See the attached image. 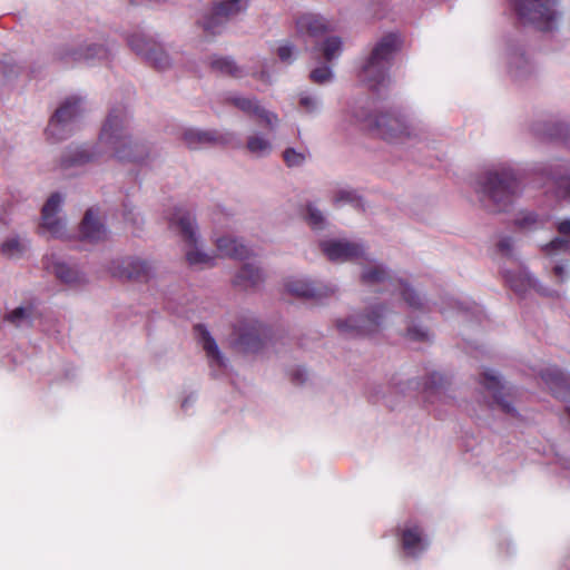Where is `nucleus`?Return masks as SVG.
<instances>
[{"instance_id": "f257e3e1", "label": "nucleus", "mask_w": 570, "mask_h": 570, "mask_svg": "<svg viewBox=\"0 0 570 570\" xmlns=\"http://www.w3.org/2000/svg\"><path fill=\"white\" fill-rule=\"evenodd\" d=\"M520 190V179L515 171L507 166L485 171L476 183L480 200L491 212H504Z\"/></svg>"}, {"instance_id": "f03ea898", "label": "nucleus", "mask_w": 570, "mask_h": 570, "mask_svg": "<svg viewBox=\"0 0 570 570\" xmlns=\"http://www.w3.org/2000/svg\"><path fill=\"white\" fill-rule=\"evenodd\" d=\"M124 124L122 110L112 109L102 126L99 141L108 147L119 161L142 163L148 158V147L144 142L134 141L125 132Z\"/></svg>"}, {"instance_id": "7ed1b4c3", "label": "nucleus", "mask_w": 570, "mask_h": 570, "mask_svg": "<svg viewBox=\"0 0 570 570\" xmlns=\"http://www.w3.org/2000/svg\"><path fill=\"white\" fill-rule=\"evenodd\" d=\"M401 40L395 33L384 36L373 48L362 68V78L371 88H376L389 78V70Z\"/></svg>"}, {"instance_id": "20e7f679", "label": "nucleus", "mask_w": 570, "mask_h": 570, "mask_svg": "<svg viewBox=\"0 0 570 570\" xmlns=\"http://www.w3.org/2000/svg\"><path fill=\"white\" fill-rule=\"evenodd\" d=\"M558 0H514L517 14L524 22L534 24L541 31H552L556 28L559 12Z\"/></svg>"}, {"instance_id": "39448f33", "label": "nucleus", "mask_w": 570, "mask_h": 570, "mask_svg": "<svg viewBox=\"0 0 570 570\" xmlns=\"http://www.w3.org/2000/svg\"><path fill=\"white\" fill-rule=\"evenodd\" d=\"M364 122L371 135L386 141H403L411 136V129L405 118L396 112L386 111L371 115L364 119Z\"/></svg>"}, {"instance_id": "423d86ee", "label": "nucleus", "mask_w": 570, "mask_h": 570, "mask_svg": "<svg viewBox=\"0 0 570 570\" xmlns=\"http://www.w3.org/2000/svg\"><path fill=\"white\" fill-rule=\"evenodd\" d=\"M362 283L365 285L385 284V291L400 292L406 304L414 308L421 309L422 302L419 294L411 288L402 279L391 277L382 266H375L367 271H364L361 276Z\"/></svg>"}, {"instance_id": "0eeeda50", "label": "nucleus", "mask_w": 570, "mask_h": 570, "mask_svg": "<svg viewBox=\"0 0 570 570\" xmlns=\"http://www.w3.org/2000/svg\"><path fill=\"white\" fill-rule=\"evenodd\" d=\"M81 112V99L75 97L66 99L56 110L48 124L46 129L48 138L53 142L68 138L71 131V122L80 116Z\"/></svg>"}, {"instance_id": "6e6552de", "label": "nucleus", "mask_w": 570, "mask_h": 570, "mask_svg": "<svg viewBox=\"0 0 570 570\" xmlns=\"http://www.w3.org/2000/svg\"><path fill=\"white\" fill-rule=\"evenodd\" d=\"M249 7V0H222L215 3L212 10L206 13L198 23L205 32L216 35L218 28L223 27L229 19L245 12Z\"/></svg>"}, {"instance_id": "1a4fd4ad", "label": "nucleus", "mask_w": 570, "mask_h": 570, "mask_svg": "<svg viewBox=\"0 0 570 570\" xmlns=\"http://www.w3.org/2000/svg\"><path fill=\"white\" fill-rule=\"evenodd\" d=\"M384 306H375L371 313L358 317L340 320L336 323L338 332L345 336H367L379 331L384 317Z\"/></svg>"}, {"instance_id": "9d476101", "label": "nucleus", "mask_w": 570, "mask_h": 570, "mask_svg": "<svg viewBox=\"0 0 570 570\" xmlns=\"http://www.w3.org/2000/svg\"><path fill=\"white\" fill-rule=\"evenodd\" d=\"M264 327L257 321H244L235 326L233 346L243 353H257L264 346Z\"/></svg>"}, {"instance_id": "9b49d317", "label": "nucleus", "mask_w": 570, "mask_h": 570, "mask_svg": "<svg viewBox=\"0 0 570 570\" xmlns=\"http://www.w3.org/2000/svg\"><path fill=\"white\" fill-rule=\"evenodd\" d=\"M130 48L138 55L145 57L156 69L165 70L169 67L170 61L168 55L163 50L160 45L144 35H132L128 39Z\"/></svg>"}, {"instance_id": "f8f14e48", "label": "nucleus", "mask_w": 570, "mask_h": 570, "mask_svg": "<svg viewBox=\"0 0 570 570\" xmlns=\"http://www.w3.org/2000/svg\"><path fill=\"white\" fill-rule=\"evenodd\" d=\"M480 383L489 393H491L494 403L502 412L512 416L517 415V411L512 405V389H507L493 371L485 370L481 374Z\"/></svg>"}, {"instance_id": "ddd939ff", "label": "nucleus", "mask_w": 570, "mask_h": 570, "mask_svg": "<svg viewBox=\"0 0 570 570\" xmlns=\"http://www.w3.org/2000/svg\"><path fill=\"white\" fill-rule=\"evenodd\" d=\"M321 248L332 262L355 261L364 256V248L362 245L347 240L322 242Z\"/></svg>"}, {"instance_id": "4468645a", "label": "nucleus", "mask_w": 570, "mask_h": 570, "mask_svg": "<svg viewBox=\"0 0 570 570\" xmlns=\"http://www.w3.org/2000/svg\"><path fill=\"white\" fill-rule=\"evenodd\" d=\"M62 203V197L59 193H53L41 210V225L40 228L47 230L52 237L61 238L65 235V224L56 217L59 207Z\"/></svg>"}, {"instance_id": "2eb2a0df", "label": "nucleus", "mask_w": 570, "mask_h": 570, "mask_svg": "<svg viewBox=\"0 0 570 570\" xmlns=\"http://www.w3.org/2000/svg\"><path fill=\"white\" fill-rule=\"evenodd\" d=\"M540 377L553 396L564 401L570 399V375L557 366H549L540 372Z\"/></svg>"}, {"instance_id": "dca6fc26", "label": "nucleus", "mask_w": 570, "mask_h": 570, "mask_svg": "<svg viewBox=\"0 0 570 570\" xmlns=\"http://www.w3.org/2000/svg\"><path fill=\"white\" fill-rule=\"evenodd\" d=\"M150 271L149 264L139 258H126L111 268L114 276L137 282L148 281Z\"/></svg>"}, {"instance_id": "f3484780", "label": "nucleus", "mask_w": 570, "mask_h": 570, "mask_svg": "<svg viewBox=\"0 0 570 570\" xmlns=\"http://www.w3.org/2000/svg\"><path fill=\"white\" fill-rule=\"evenodd\" d=\"M169 227L176 229L189 246L196 245L195 217L188 210L180 207L176 208L169 217Z\"/></svg>"}, {"instance_id": "a211bd4d", "label": "nucleus", "mask_w": 570, "mask_h": 570, "mask_svg": "<svg viewBox=\"0 0 570 570\" xmlns=\"http://www.w3.org/2000/svg\"><path fill=\"white\" fill-rule=\"evenodd\" d=\"M286 289L292 295L303 298H315L327 297L334 294L333 287L316 284L305 279H292L286 283Z\"/></svg>"}, {"instance_id": "6ab92c4d", "label": "nucleus", "mask_w": 570, "mask_h": 570, "mask_svg": "<svg viewBox=\"0 0 570 570\" xmlns=\"http://www.w3.org/2000/svg\"><path fill=\"white\" fill-rule=\"evenodd\" d=\"M296 32L299 36L317 38L332 30L331 23L320 14L303 13L296 18Z\"/></svg>"}, {"instance_id": "aec40b11", "label": "nucleus", "mask_w": 570, "mask_h": 570, "mask_svg": "<svg viewBox=\"0 0 570 570\" xmlns=\"http://www.w3.org/2000/svg\"><path fill=\"white\" fill-rule=\"evenodd\" d=\"M108 50L100 45H90L85 49H72V50H63L58 53V58L65 65H73L81 61H89L91 59L98 58L104 59L107 58Z\"/></svg>"}, {"instance_id": "412c9836", "label": "nucleus", "mask_w": 570, "mask_h": 570, "mask_svg": "<svg viewBox=\"0 0 570 570\" xmlns=\"http://www.w3.org/2000/svg\"><path fill=\"white\" fill-rule=\"evenodd\" d=\"M230 101L243 112L256 117L258 120L263 121L266 127L271 129L274 128L277 121V116L261 107L255 99L234 97L230 99Z\"/></svg>"}, {"instance_id": "4be33fe9", "label": "nucleus", "mask_w": 570, "mask_h": 570, "mask_svg": "<svg viewBox=\"0 0 570 570\" xmlns=\"http://www.w3.org/2000/svg\"><path fill=\"white\" fill-rule=\"evenodd\" d=\"M106 228L95 215L92 208L87 209L80 223V234L82 239L95 243L106 237Z\"/></svg>"}, {"instance_id": "5701e85b", "label": "nucleus", "mask_w": 570, "mask_h": 570, "mask_svg": "<svg viewBox=\"0 0 570 570\" xmlns=\"http://www.w3.org/2000/svg\"><path fill=\"white\" fill-rule=\"evenodd\" d=\"M183 138L190 149L226 142V139L223 136L217 135L216 131H200L195 129L186 130Z\"/></svg>"}, {"instance_id": "b1692460", "label": "nucleus", "mask_w": 570, "mask_h": 570, "mask_svg": "<svg viewBox=\"0 0 570 570\" xmlns=\"http://www.w3.org/2000/svg\"><path fill=\"white\" fill-rule=\"evenodd\" d=\"M216 246L220 255L225 257L244 259L249 255L248 248L236 238L227 236L219 237L216 240Z\"/></svg>"}, {"instance_id": "393cba45", "label": "nucleus", "mask_w": 570, "mask_h": 570, "mask_svg": "<svg viewBox=\"0 0 570 570\" xmlns=\"http://www.w3.org/2000/svg\"><path fill=\"white\" fill-rule=\"evenodd\" d=\"M195 332L200 336V343L206 352L208 358L215 362L218 366L224 364L223 355L218 348V345L210 333L203 324H197L194 327Z\"/></svg>"}, {"instance_id": "a878e982", "label": "nucleus", "mask_w": 570, "mask_h": 570, "mask_svg": "<svg viewBox=\"0 0 570 570\" xmlns=\"http://www.w3.org/2000/svg\"><path fill=\"white\" fill-rule=\"evenodd\" d=\"M212 71L220 76L240 78L244 76L243 68L237 66L230 57L213 56L209 62Z\"/></svg>"}, {"instance_id": "bb28decb", "label": "nucleus", "mask_w": 570, "mask_h": 570, "mask_svg": "<svg viewBox=\"0 0 570 570\" xmlns=\"http://www.w3.org/2000/svg\"><path fill=\"white\" fill-rule=\"evenodd\" d=\"M262 282V272L250 264L243 265L234 279V284L244 289L255 287Z\"/></svg>"}, {"instance_id": "cd10ccee", "label": "nucleus", "mask_w": 570, "mask_h": 570, "mask_svg": "<svg viewBox=\"0 0 570 570\" xmlns=\"http://www.w3.org/2000/svg\"><path fill=\"white\" fill-rule=\"evenodd\" d=\"M402 548L410 556H416L417 552L424 549L422 541V531L417 525L406 528L402 532Z\"/></svg>"}, {"instance_id": "c85d7f7f", "label": "nucleus", "mask_w": 570, "mask_h": 570, "mask_svg": "<svg viewBox=\"0 0 570 570\" xmlns=\"http://www.w3.org/2000/svg\"><path fill=\"white\" fill-rule=\"evenodd\" d=\"M33 315L35 306L32 304H28L12 309L4 316V318L14 326H20L23 323L31 325Z\"/></svg>"}, {"instance_id": "c756f323", "label": "nucleus", "mask_w": 570, "mask_h": 570, "mask_svg": "<svg viewBox=\"0 0 570 570\" xmlns=\"http://www.w3.org/2000/svg\"><path fill=\"white\" fill-rule=\"evenodd\" d=\"M95 159L96 155L94 153H90L87 148L81 147L77 148L70 155L66 156L62 159L61 165L62 167L68 168L71 166L83 165Z\"/></svg>"}, {"instance_id": "7c9ffc66", "label": "nucleus", "mask_w": 570, "mask_h": 570, "mask_svg": "<svg viewBox=\"0 0 570 570\" xmlns=\"http://www.w3.org/2000/svg\"><path fill=\"white\" fill-rule=\"evenodd\" d=\"M320 50L322 52L323 58L330 62L334 58L338 57L342 52V40L340 37L333 36L328 37L321 45Z\"/></svg>"}, {"instance_id": "2f4dec72", "label": "nucleus", "mask_w": 570, "mask_h": 570, "mask_svg": "<svg viewBox=\"0 0 570 570\" xmlns=\"http://www.w3.org/2000/svg\"><path fill=\"white\" fill-rule=\"evenodd\" d=\"M28 246L18 237L6 239L1 245V253L8 258H19L27 250Z\"/></svg>"}, {"instance_id": "473e14b6", "label": "nucleus", "mask_w": 570, "mask_h": 570, "mask_svg": "<svg viewBox=\"0 0 570 570\" xmlns=\"http://www.w3.org/2000/svg\"><path fill=\"white\" fill-rule=\"evenodd\" d=\"M53 273L61 282L66 284H73L78 282V273L73 268L69 267L63 263H57L53 265Z\"/></svg>"}, {"instance_id": "72a5a7b5", "label": "nucleus", "mask_w": 570, "mask_h": 570, "mask_svg": "<svg viewBox=\"0 0 570 570\" xmlns=\"http://www.w3.org/2000/svg\"><path fill=\"white\" fill-rule=\"evenodd\" d=\"M246 147L248 151L256 155L268 153L272 148L271 142L261 136L249 137Z\"/></svg>"}, {"instance_id": "f704fd0d", "label": "nucleus", "mask_w": 570, "mask_h": 570, "mask_svg": "<svg viewBox=\"0 0 570 570\" xmlns=\"http://www.w3.org/2000/svg\"><path fill=\"white\" fill-rule=\"evenodd\" d=\"M186 259L189 265H214V257L203 253L198 249H190L186 253Z\"/></svg>"}, {"instance_id": "c9c22d12", "label": "nucleus", "mask_w": 570, "mask_h": 570, "mask_svg": "<svg viewBox=\"0 0 570 570\" xmlns=\"http://www.w3.org/2000/svg\"><path fill=\"white\" fill-rule=\"evenodd\" d=\"M445 383V377L442 374L433 372L424 383V392L431 394L434 392L439 393L440 390L444 387Z\"/></svg>"}, {"instance_id": "e433bc0d", "label": "nucleus", "mask_w": 570, "mask_h": 570, "mask_svg": "<svg viewBox=\"0 0 570 570\" xmlns=\"http://www.w3.org/2000/svg\"><path fill=\"white\" fill-rule=\"evenodd\" d=\"M332 70L327 66L315 68L309 73V79L312 82L317 85H323L332 79Z\"/></svg>"}, {"instance_id": "4c0bfd02", "label": "nucleus", "mask_w": 570, "mask_h": 570, "mask_svg": "<svg viewBox=\"0 0 570 570\" xmlns=\"http://www.w3.org/2000/svg\"><path fill=\"white\" fill-rule=\"evenodd\" d=\"M283 158L288 167H294L302 165L305 161L306 156L304 153H297L294 148H287L283 153Z\"/></svg>"}, {"instance_id": "58836bf2", "label": "nucleus", "mask_w": 570, "mask_h": 570, "mask_svg": "<svg viewBox=\"0 0 570 570\" xmlns=\"http://www.w3.org/2000/svg\"><path fill=\"white\" fill-rule=\"evenodd\" d=\"M306 220L308 225L314 229H321L324 224V217L322 213L312 205L307 206Z\"/></svg>"}, {"instance_id": "ea45409f", "label": "nucleus", "mask_w": 570, "mask_h": 570, "mask_svg": "<svg viewBox=\"0 0 570 570\" xmlns=\"http://www.w3.org/2000/svg\"><path fill=\"white\" fill-rule=\"evenodd\" d=\"M570 239H567L562 236L553 238L550 243L544 245L543 252L547 254H551L554 250H564L569 247Z\"/></svg>"}, {"instance_id": "a19ab883", "label": "nucleus", "mask_w": 570, "mask_h": 570, "mask_svg": "<svg viewBox=\"0 0 570 570\" xmlns=\"http://www.w3.org/2000/svg\"><path fill=\"white\" fill-rule=\"evenodd\" d=\"M346 202L355 207H362L361 199L351 190H341L335 197V203Z\"/></svg>"}, {"instance_id": "79ce46f5", "label": "nucleus", "mask_w": 570, "mask_h": 570, "mask_svg": "<svg viewBox=\"0 0 570 570\" xmlns=\"http://www.w3.org/2000/svg\"><path fill=\"white\" fill-rule=\"evenodd\" d=\"M510 286L511 288L517 293H523L525 292L527 287H530L533 285V279L530 276H525L524 278L518 281L514 278H510Z\"/></svg>"}, {"instance_id": "37998d69", "label": "nucleus", "mask_w": 570, "mask_h": 570, "mask_svg": "<svg viewBox=\"0 0 570 570\" xmlns=\"http://www.w3.org/2000/svg\"><path fill=\"white\" fill-rule=\"evenodd\" d=\"M406 335L410 340H413V341L428 340V332L422 328L415 327V326L409 327Z\"/></svg>"}, {"instance_id": "c03bdc74", "label": "nucleus", "mask_w": 570, "mask_h": 570, "mask_svg": "<svg viewBox=\"0 0 570 570\" xmlns=\"http://www.w3.org/2000/svg\"><path fill=\"white\" fill-rule=\"evenodd\" d=\"M293 55V46L291 43H285L279 46L277 49L278 58L284 62H289Z\"/></svg>"}, {"instance_id": "a18cd8bd", "label": "nucleus", "mask_w": 570, "mask_h": 570, "mask_svg": "<svg viewBox=\"0 0 570 570\" xmlns=\"http://www.w3.org/2000/svg\"><path fill=\"white\" fill-rule=\"evenodd\" d=\"M299 106L307 112H313L316 109V100L311 96H302Z\"/></svg>"}, {"instance_id": "49530a36", "label": "nucleus", "mask_w": 570, "mask_h": 570, "mask_svg": "<svg viewBox=\"0 0 570 570\" xmlns=\"http://www.w3.org/2000/svg\"><path fill=\"white\" fill-rule=\"evenodd\" d=\"M538 216L534 213H527L522 218L517 220L520 227H529L537 224Z\"/></svg>"}, {"instance_id": "de8ad7c7", "label": "nucleus", "mask_w": 570, "mask_h": 570, "mask_svg": "<svg viewBox=\"0 0 570 570\" xmlns=\"http://www.w3.org/2000/svg\"><path fill=\"white\" fill-rule=\"evenodd\" d=\"M499 250L504 255H510L512 250V238L511 237H503L498 243Z\"/></svg>"}, {"instance_id": "09e8293b", "label": "nucleus", "mask_w": 570, "mask_h": 570, "mask_svg": "<svg viewBox=\"0 0 570 570\" xmlns=\"http://www.w3.org/2000/svg\"><path fill=\"white\" fill-rule=\"evenodd\" d=\"M557 230L562 237L570 239V219L560 222L557 226Z\"/></svg>"}, {"instance_id": "8fccbe9b", "label": "nucleus", "mask_w": 570, "mask_h": 570, "mask_svg": "<svg viewBox=\"0 0 570 570\" xmlns=\"http://www.w3.org/2000/svg\"><path fill=\"white\" fill-rule=\"evenodd\" d=\"M306 380V374L304 371L302 370H297L295 371L293 374H292V381L295 383V384H302L304 383Z\"/></svg>"}, {"instance_id": "3c124183", "label": "nucleus", "mask_w": 570, "mask_h": 570, "mask_svg": "<svg viewBox=\"0 0 570 570\" xmlns=\"http://www.w3.org/2000/svg\"><path fill=\"white\" fill-rule=\"evenodd\" d=\"M558 185L564 190V195L570 196V178L561 179Z\"/></svg>"}, {"instance_id": "603ef678", "label": "nucleus", "mask_w": 570, "mask_h": 570, "mask_svg": "<svg viewBox=\"0 0 570 570\" xmlns=\"http://www.w3.org/2000/svg\"><path fill=\"white\" fill-rule=\"evenodd\" d=\"M553 274L562 281L563 274H564V267L562 265H556L553 267Z\"/></svg>"}, {"instance_id": "864d4df0", "label": "nucleus", "mask_w": 570, "mask_h": 570, "mask_svg": "<svg viewBox=\"0 0 570 570\" xmlns=\"http://www.w3.org/2000/svg\"><path fill=\"white\" fill-rule=\"evenodd\" d=\"M124 216L126 219H129V213H125Z\"/></svg>"}, {"instance_id": "5fc2aeb1", "label": "nucleus", "mask_w": 570, "mask_h": 570, "mask_svg": "<svg viewBox=\"0 0 570 570\" xmlns=\"http://www.w3.org/2000/svg\"><path fill=\"white\" fill-rule=\"evenodd\" d=\"M551 136H553V137H558V136H560V132H558V134H551Z\"/></svg>"}]
</instances>
